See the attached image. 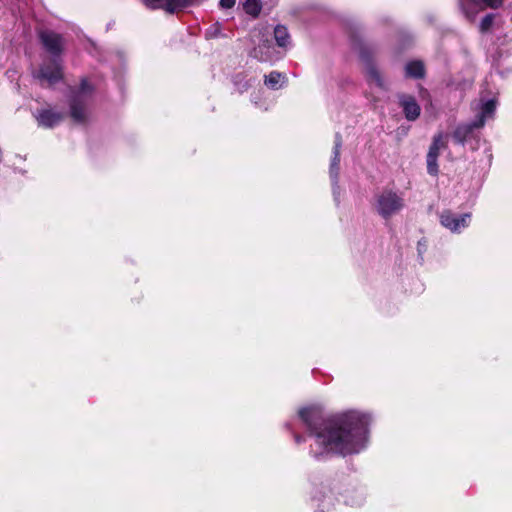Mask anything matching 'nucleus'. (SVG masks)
<instances>
[{"label":"nucleus","instance_id":"10","mask_svg":"<svg viewBox=\"0 0 512 512\" xmlns=\"http://www.w3.org/2000/svg\"><path fill=\"white\" fill-rule=\"evenodd\" d=\"M38 125L45 128H52L58 125L62 119L63 114L56 112L52 109H41L34 114Z\"/></svg>","mask_w":512,"mask_h":512},{"label":"nucleus","instance_id":"19","mask_svg":"<svg viewBox=\"0 0 512 512\" xmlns=\"http://www.w3.org/2000/svg\"><path fill=\"white\" fill-rule=\"evenodd\" d=\"M244 11L252 17H257L264 5L263 0H241Z\"/></svg>","mask_w":512,"mask_h":512},{"label":"nucleus","instance_id":"20","mask_svg":"<svg viewBox=\"0 0 512 512\" xmlns=\"http://www.w3.org/2000/svg\"><path fill=\"white\" fill-rule=\"evenodd\" d=\"M427 171L430 175L436 176L439 172L438 167V156H435L432 153H427Z\"/></svg>","mask_w":512,"mask_h":512},{"label":"nucleus","instance_id":"18","mask_svg":"<svg viewBox=\"0 0 512 512\" xmlns=\"http://www.w3.org/2000/svg\"><path fill=\"white\" fill-rule=\"evenodd\" d=\"M447 147V136L444 133H438L434 136L432 144L429 147L428 153H432L435 156L440 155L441 150Z\"/></svg>","mask_w":512,"mask_h":512},{"label":"nucleus","instance_id":"7","mask_svg":"<svg viewBox=\"0 0 512 512\" xmlns=\"http://www.w3.org/2000/svg\"><path fill=\"white\" fill-rule=\"evenodd\" d=\"M504 0H459V6L465 17L474 21L476 15L485 8L496 9Z\"/></svg>","mask_w":512,"mask_h":512},{"label":"nucleus","instance_id":"24","mask_svg":"<svg viewBox=\"0 0 512 512\" xmlns=\"http://www.w3.org/2000/svg\"><path fill=\"white\" fill-rule=\"evenodd\" d=\"M236 3V0H220L219 4L224 9L232 8Z\"/></svg>","mask_w":512,"mask_h":512},{"label":"nucleus","instance_id":"23","mask_svg":"<svg viewBox=\"0 0 512 512\" xmlns=\"http://www.w3.org/2000/svg\"><path fill=\"white\" fill-rule=\"evenodd\" d=\"M332 191H333V197L334 201L339 204L340 203V187L338 185V180L335 182H332Z\"/></svg>","mask_w":512,"mask_h":512},{"label":"nucleus","instance_id":"25","mask_svg":"<svg viewBox=\"0 0 512 512\" xmlns=\"http://www.w3.org/2000/svg\"><path fill=\"white\" fill-rule=\"evenodd\" d=\"M363 502H364V496L362 494H360L358 496V499L356 501H353V500L347 501V503H349L352 506H360Z\"/></svg>","mask_w":512,"mask_h":512},{"label":"nucleus","instance_id":"16","mask_svg":"<svg viewBox=\"0 0 512 512\" xmlns=\"http://www.w3.org/2000/svg\"><path fill=\"white\" fill-rule=\"evenodd\" d=\"M286 82V76L280 72L272 71L268 75L265 76L264 83L265 85L272 89V90H278Z\"/></svg>","mask_w":512,"mask_h":512},{"label":"nucleus","instance_id":"4","mask_svg":"<svg viewBox=\"0 0 512 512\" xmlns=\"http://www.w3.org/2000/svg\"><path fill=\"white\" fill-rule=\"evenodd\" d=\"M93 88L89 82L82 80L80 87L75 91L70 100V115L77 123H85L89 117V101Z\"/></svg>","mask_w":512,"mask_h":512},{"label":"nucleus","instance_id":"5","mask_svg":"<svg viewBox=\"0 0 512 512\" xmlns=\"http://www.w3.org/2000/svg\"><path fill=\"white\" fill-rule=\"evenodd\" d=\"M253 41L257 46L252 50V56L262 62H270L275 60L274 48L268 38V33H263L261 30L254 32Z\"/></svg>","mask_w":512,"mask_h":512},{"label":"nucleus","instance_id":"22","mask_svg":"<svg viewBox=\"0 0 512 512\" xmlns=\"http://www.w3.org/2000/svg\"><path fill=\"white\" fill-rule=\"evenodd\" d=\"M493 20H494V15L487 14L480 22V31L487 32L491 28V26L493 24Z\"/></svg>","mask_w":512,"mask_h":512},{"label":"nucleus","instance_id":"21","mask_svg":"<svg viewBox=\"0 0 512 512\" xmlns=\"http://www.w3.org/2000/svg\"><path fill=\"white\" fill-rule=\"evenodd\" d=\"M319 507L323 512H326L329 510V507L333 504V497L331 493L323 495L322 499H319Z\"/></svg>","mask_w":512,"mask_h":512},{"label":"nucleus","instance_id":"9","mask_svg":"<svg viewBox=\"0 0 512 512\" xmlns=\"http://www.w3.org/2000/svg\"><path fill=\"white\" fill-rule=\"evenodd\" d=\"M478 126L475 125V120L471 123L458 125L453 132V139L456 143L464 145L472 139L478 138V133L476 130H479Z\"/></svg>","mask_w":512,"mask_h":512},{"label":"nucleus","instance_id":"13","mask_svg":"<svg viewBox=\"0 0 512 512\" xmlns=\"http://www.w3.org/2000/svg\"><path fill=\"white\" fill-rule=\"evenodd\" d=\"M496 107L497 102L495 99H489L482 102L480 112L475 118V125L478 126V128H482L487 120L494 117Z\"/></svg>","mask_w":512,"mask_h":512},{"label":"nucleus","instance_id":"3","mask_svg":"<svg viewBox=\"0 0 512 512\" xmlns=\"http://www.w3.org/2000/svg\"><path fill=\"white\" fill-rule=\"evenodd\" d=\"M404 207L403 194L392 189H383L374 196L373 209L385 220L401 212Z\"/></svg>","mask_w":512,"mask_h":512},{"label":"nucleus","instance_id":"11","mask_svg":"<svg viewBox=\"0 0 512 512\" xmlns=\"http://www.w3.org/2000/svg\"><path fill=\"white\" fill-rule=\"evenodd\" d=\"M365 61L366 79L370 85H375L378 88L386 89V83L377 69L376 65L368 60L364 54L361 55Z\"/></svg>","mask_w":512,"mask_h":512},{"label":"nucleus","instance_id":"2","mask_svg":"<svg viewBox=\"0 0 512 512\" xmlns=\"http://www.w3.org/2000/svg\"><path fill=\"white\" fill-rule=\"evenodd\" d=\"M39 38L45 50L51 54L52 59L41 66L37 77L52 85L60 81L63 76L60 56L65 42L60 34L51 30L41 31Z\"/></svg>","mask_w":512,"mask_h":512},{"label":"nucleus","instance_id":"17","mask_svg":"<svg viewBox=\"0 0 512 512\" xmlns=\"http://www.w3.org/2000/svg\"><path fill=\"white\" fill-rule=\"evenodd\" d=\"M405 74L411 78H422L425 74V68L422 61L413 60L406 64Z\"/></svg>","mask_w":512,"mask_h":512},{"label":"nucleus","instance_id":"14","mask_svg":"<svg viewBox=\"0 0 512 512\" xmlns=\"http://www.w3.org/2000/svg\"><path fill=\"white\" fill-rule=\"evenodd\" d=\"M341 144H342L341 137L339 135H336L335 145L333 148V156H332L330 168H329L331 182H335L338 180L339 170H340L339 165H340Z\"/></svg>","mask_w":512,"mask_h":512},{"label":"nucleus","instance_id":"8","mask_svg":"<svg viewBox=\"0 0 512 512\" xmlns=\"http://www.w3.org/2000/svg\"><path fill=\"white\" fill-rule=\"evenodd\" d=\"M150 8H162L174 13L184 8L195 5L198 0H142Z\"/></svg>","mask_w":512,"mask_h":512},{"label":"nucleus","instance_id":"26","mask_svg":"<svg viewBox=\"0 0 512 512\" xmlns=\"http://www.w3.org/2000/svg\"><path fill=\"white\" fill-rule=\"evenodd\" d=\"M294 440H295V442H296L297 444H300V443H302V442H305V441H306V438H305V437H303V436H301V435H299V434H297V433H295V434H294Z\"/></svg>","mask_w":512,"mask_h":512},{"label":"nucleus","instance_id":"12","mask_svg":"<svg viewBox=\"0 0 512 512\" xmlns=\"http://www.w3.org/2000/svg\"><path fill=\"white\" fill-rule=\"evenodd\" d=\"M399 101L407 120L414 121L419 117L421 109L414 97L401 95Z\"/></svg>","mask_w":512,"mask_h":512},{"label":"nucleus","instance_id":"6","mask_svg":"<svg viewBox=\"0 0 512 512\" xmlns=\"http://www.w3.org/2000/svg\"><path fill=\"white\" fill-rule=\"evenodd\" d=\"M439 218L443 227L450 230L452 233H460L469 226L471 214H456L450 210H444L441 212Z\"/></svg>","mask_w":512,"mask_h":512},{"label":"nucleus","instance_id":"27","mask_svg":"<svg viewBox=\"0 0 512 512\" xmlns=\"http://www.w3.org/2000/svg\"><path fill=\"white\" fill-rule=\"evenodd\" d=\"M265 6L272 7L277 3V0H263Z\"/></svg>","mask_w":512,"mask_h":512},{"label":"nucleus","instance_id":"1","mask_svg":"<svg viewBox=\"0 0 512 512\" xmlns=\"http://www.w3.org/2000/svg\"><path fill=\"white\" fill-rule=\"evenodd\" d=\"M298 417L311 439L310 454L316 459L360 454L369 445L372 423L369 412L349 409L325 419L320 406L310 405L299 409Z\"/></svg>","mask_w":512,"mask_h":512},{"label":"nucleus","instance_id":"15","mask_svg":"<svg viewBox=\"0 0 512 512\" xmlns=\"http://www.w3.org/2000/svg\"><path fill=\"white\" fill-rule=\"evenodd\" d=\"M274 39L278 47L287 50L292 45V40L287 27L283 25H277L274 28Z\"/></svg>","mask_w":512,"mask_h":512}]
</instances>
